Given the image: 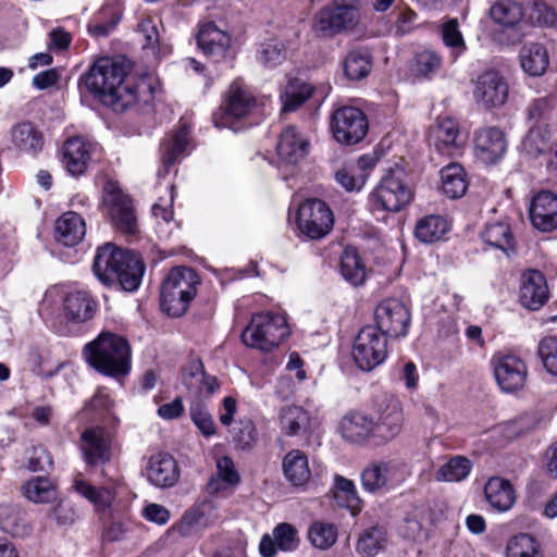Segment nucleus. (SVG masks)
<instances>
[{
    "mask_svg": "<svg viewBox=\"0 0 557 557\" xmlns=\"http://www.w3.org/2000/svg\"><path fill=\"white\" fill-rule=\"evenodd\" d=\"M81 81L94 97L114 111H124L140 100L148 102L152 95L146 79L128 76L125 64L111 58L98 59Z\"/></svg>",
    "mask_w": 557,
    "mask_h": 557,
    "instance_id": "1",
    "label": "nucleus"
},
{
    "mask_svg": "<svg viewBox=\"0 0 557 557\" xmlns=\"http://www.w3.org/2000/svg\"><path fill=\"white\" fill-rule=\"evenodd\" d=\"M143 258L128 250L104 244L97 249L92 270L95 275L104 285H119L126 292L136 290L145 273Z\"/></svg>",
    "mask_w": 557,
    "mask_h": 557,
    "instance_id": "2",
    "label": "nucleus"
},
{
    "mask_svg": "<svg viewBox=\"0 0 557 557\" xmlns=\"http://www.w3.org/2000/svg\"><path fill=\"white\" fill-rule=\"evenodd\" d=\"M83 354L88 364L102 374L117 377L131 371V346L117 334L100 333L85 345Z\"/></svg>",
    "mask_w": 557,
    "mask_h": 557,
    "instance_id": "3",
    "label": "nucleus"
},
{
    "mask_svg": "<svg viewBox=\"0 0 557 557\" xmlns=\"http://www.w3.org/2000/svg\"><path fill=\"white\" fill-rule=\"evenodd\" d=\"M198 274L188 267L173 268L161 285V308L169 315H183L197 294Z\"/></svg>",
    "mask_w": 557,
    "mask_h": 557,
    "instance_id": "4",
    "label": "nucleus"
},
{
    "mask_svg": "<svg viewBox=\"0 0 557 557\" xmlns=\"http://www.w3.org/2000/svg\"><path fill=\"white\" fill-rule=\"evenodd\" d=\"M289 335L286 317L281 313L253 314L242 333V342L251 348L271 351Z\"/></svg>",
    "mask_w": 557,
    "mask_h": 557,
    "instance_id": "5",
    "label": "nucleus"
},
{
    "mask_svg": "<svg viewBox=\"0 0 557 557\" xmlns=\"http://www.w3.org/2000/svg\"><path fill=\"white\" fill-rule=\"evenodd\" d=\"M413 190L405 169L391 168L369 196L373 209L397 212L412 199Z\"/></svg>",
    "mask_w": 557,
    "mask_h": 557,
    "instance_id": "6",
    "label": "nucleus"
},
{
    "mask_svg": "<svg viewBox=\"0 0 557 557\" xmlns=\"http://www.w3.org/2000/svg\"><path fill=\"white\" fill-rule=\"evenodd\" d=\"M62 312V315L54 319L52 326L58 334L70 336L74 333L71 324L84 323L94 317L96 302L87 292H70L63 297Z\"/></svg>",
    "mask_w": 557,
    "mask_h": 557,
    "instance_id": "7",
    "label": "nucleus"
},
{
    "mask_svg": "<svg viewBox=\"0 0 557 557\" xmlns=\"http://www.w3.org/2000/svg\"><path fill=\"white\" fill-rule=\"evenodd\" d=\"M387 356L386 336L374 325L363 326L354 342L352 358L363 371H371L380 366Z\"/></svg>",
    "mask_w": 557,
    "mask_h": 557,
    "instance_id": "8",
    "label": "nucleus"
},
{
    "mask_svg": "<svg viewBox=\"0 0 557 557\" xmlns=\"http://www.w3.org/2000/svg\"><path fill=\"white\" fill-rule=\"evenodd\" d=\"M103 202L115 230L125 235H136L138 233L137 214L133 200L114 183L106 185Z\"/></svg>",
    "mask_w": 557,
    "mask_h": 557,
    "instance_id": "9",
    "label": "nucleus"
},
{
    "mask_svg": "<svg viewBox=\"0 0 557 557\" xmlns=\"http://www.w3.org/2000/svg\"><path fill=\"white\" fill-rule=\"evenodd\" d=\"M494 377L503 393L512 394L522 389L528 379V366L513 354L496 352L491 358Z\"/></svg>",
    "mask_w": 557,
    "mask_h": 557,
    "instance_id": "10",
    "label": "nucleus"
},
{
    "mask_svg": "<svg viewBox=\"0 0 557 557\" xmlns=\"http://www.w3.org/2000/svg\"><path fill=\"white\" fill-rule=\"evenodd\" d=\"M331 128L336 141L356 145L367 135L369 123L366 114L355 107H342L332 116Z\"/></svg>",
    "mask_w": 557,
    "mask_h": 557,
    "instance_id": "11",
    "label": "nucleus"
},
{
    "mask_svg": "<svg viewBox=\"0 0 557 557\" xmlns=\"http://www.w3.org/2000/svg\"><path fill=\"white\" fill-rule=\"evenodd\" d=\"M297 224L302 234L320 239L333 228V212L323 200L308 199L298 209Z\"/></svg>",
    "mask_w": 557,
    "mask_h": 557,
    "instance_id": "12",
    "label": "nucleus"
},
{
    "mask_svg": "<svg viewBox=\"0 0 557 557\" xmlns=\"http://www.w3.org/2000/svg\"><path fill=\"white\" fill-rule=\"evenodd\" d=\"M256 98L243 83L239 81L233 82L221 106L220 116L214 115L215 125L233 127L232 122L247 117L256 108Z\"/></svg>",
    "mask_w": 557,
    "mask_h": 557,
    "instance_id": "13",
    "label": "nucleus"
},
{
    "mask_svg": "<svg viewBox=\"0 0 557 557\" xmlns=\"http://www.w3.org/2000/svg\"><path fill=\"white\" fill-rule=\"evenodd\" d=\"M375 327L386 337H401L408 332L410 311L408 307L396 298L383 300L375 309Z\"/></svg>",
    "mask_w": 557,
    "mask_h": 557,
    "instance_id": "14",
    "label": "nucleus"
},
{
    "mask_svg": "<svg viewBox=\"0 0 557 557\" xmlns=\"http://www.w3.org/2000/svg\"><path fill=\"white\" fill-rule=\"evenodd\" d=\"M359 21L358 8L350 4L326 7L314 16L313 30L321 37H331L354 27Z\"/></svg>",
    "mask_w": 557,
    "mask_h": 557,
    "instance_id": "15",
    "label": "nucleus"
},
{
    "mask_svg": "<svg viewBox=\"0 0 557 557\" xmlns=\"http://www.w3.org/2000/svg\"><path fill=\"white\" fill-rule=\"evenodd\" d=\"M405 467L396 461H374L361 472V484L369 493L387 491L405 479Z\"/></svg>",
    "mask_w": 557,
    "mask_h": 557,
    "instance_id": "16",
    "label": "nucleus"
},
{
    "mask_svg": "<svg viewBox=\"0 0 557 557\" xmlns=\"http://www.w3.org/2000/svg\"><path fill=\"white\" fill-rule=\"evenodd\" d=\"M508 95L509 86L498 72L486 71L478 77L473 96L485 109L502 107L506 103Z\"/></svg>",
    "mask_w": 557,
    "mask_h": 557,
    "instance_id": "17",
    "label": "nucleus"
},
{
    "mask_svg": "<svg viewBox=\"0 0 557 557\" xmlns=\"http://www.w3.org/2000/svg\"><path fill=\"white\" fill-rule=\"evenodd\" d=\"M84 460L90 467L104 465L111 459V441L103 428L86 429L81 436Z\"/></svg>",
    "mask_w": 557,
    "mask_h": 557,
    "instance_id": "18",
    "label": "nucleus"
},
{
    "mask_svg": "<svg viewBox=\"0 0 557 557\" xmlns=\"http://www.w3.org/2000/svg\"><path fill=\"white\" fill-rule=\"evenodd\" d=\"M532 225L542 232L557 228V196L548 190L537 193L530 203Z\"/></svg>",
    "mask_w": 557,
    "mask_h": 557,
    "instance_id": "19",
    "label": "nucleus"
},
{
    "mask_svg": "<svg viewBox=\"0 0 557 557\" xmlns=\"http://www.w3.org/2000/svg\"><path fill=\"white\" fill-rule=\"evenodd\" d=\"M298 530L290 523L281 522L272 534H264L259 544V552L263 557H274L277 550L293 552L299 546Z\"/></svg>",
    "mask_w": 557,
    "mask_h": 557,
    "instance_id": "20",
    "label": "nucleus"
},
{
    "mask_svg": "<svg viewBox=\"0 0 557 557\" xmlns=\"http://www.w3.org/2000/svg\"><path fill=\"white\" fill-rule=\"evenodd\" d=\"M96 145L82 137L67 139L62 147V162L72 176L84 174L95 152Z\"/></svg>",
    "mask_w": 557,
    "mask_h": 557,
    "instance_id": "21",
    "label": "nucleus"
},
{
    "mask_svg": "<svg viewBox=\"0 0 557 557\" xmlns=\"http://www.w3.org/2000/svg\"><path fill=\"white\" fill-rule=\"evenodd\" d=\"M403 409L397 400H391L374 421L373 445L379 446L394 440L403 429Z\"/></svg>",
    "mask_w": 557,
    "mask_h": 557,
    "instance_id": "22",
    "label": "nucleus"
},
{
    "mask_svg": "<svg viewBox=\"0 0 557 557\" xmlns=\"http://www.w3.org/2000/svg\"><path fill=\"white\" fill-rule=\"evenodd\" d=\"M374 420L359 411L346 413L338 425L342 437L354 444L373 445Z\"/></svg>",
    "mask_w": 557,
    "mask_h": 557,
    "instance_id": "23",
    "label": "nucleus"
},
{
    "mask_svg": "<svg viewBox=\"0 0 557 557\" xmlns=\"http://www.w3.org/2000/svg\"><path fill=\"white\" fill-rule=\"evenodd\" d=\"M549 292L544 274L529 270L521 276L520 302L530 310H539L548 299Z\"/></svg>",
    "mask_w": 557,
    "mask_h": 557,
    "instance_id": "24",
    "label": "nucleus"
},
{
    "mask_svg": "<svg viewBox=\"0 0 557 557\" xmlns=\"http://www.w3.org/2000/svg\"><path fill=\"white\" fill-rule=\"evenodd\" d=\"M507 141L504 132L496 126H488L475 134V151L485 163L498 161L506 152Z\"/></svg>",
    "mask_w": 557,
    "mask_h": 557,
    "instance_id": "25",
    "label": "nucleus"
},
{
    "mask_svg": "<svg viewBox=\"0 0 557 557\" xmlns=\"http://www.w3.org/2000/svg\"><path fill=\"white\" fill-rule=\"evenodd\" d=\"M428 139L430 145H433L438 152L453 154L461 145L458 123L449 116L438 119L430 127Z\"/></svg>",
    "mask_w": 557,
    "mask_h": 557,
    "instance_id": "26",
    "label": "nucleus"
},
{
    "mask_svg": "<svg viewBox=\"0 0 557 557\" xmlns=\"http://www.w3.org/2000/svg\"><path fill=\"white\" fill-rule=\"evenodd\" d=\"M146 474L152 485L165 488L177 482L180 471L175 459L171 455L160 453L150 457Z\"/></svg>",
    "mask_w": 557,
    "mask_h": 557,
    "instance_id": "27",
    "label": "nucleus"
},
{
    "mask_svg": "<svg viewBox=\"0 0 557 557\" xmlns=\"http://www.w3.org/2000/svg\"><path fill=\"white\" fill-rule=\"evenodd\" d=\"M11 144L22 153L36 156L45 145L42 132L32 122L25 121L12 126Z\"/></svg>",
    "mask_w": 557,
    "mask_h": 557,
    "instance_id": "28",
    "label": "nucleus"
},
{
    "mask_svg": "<svg viewBox=\"0 0 557 557\" xmlns=\"http://www.w3.org/2000/svg\"><path fill=\"white\" fill-rule=\"evenodd\" d=\"M276 151L283 162L296 164L308 154L309 141L294 126H287L280 135Z\"/></svg>",
    "mask_w": 557,
    "mask_h": 557,
    "instance_id": "29",
    "label": "nucleus"
},
{
    "mask_svg": "<svg viewBox=\"0 0 557 557\" xmlns=\"http://www.w3.org/2000/svg\"><path fill=\"white\" fill-rule=\"evenodd\" d=\"M231 38L227 33L219 29L214 23L208 22L200 26L197 35V45L202 52L219 61L225 57Z\"/></svg>",
    "mask_w": 557,
    "mask_h": 557,
    "instance_id": "30",
    "label": "nucleus"
},
{
    "mask_svg": "<svg viewBox=\"0 0 557 557\" xmlns=\"http://www.w3.org/2000/svg\"><path fill=\"white\" fill-rule=\"evenodd\" d=\"M278 426L286 436H298L310 429V413L301 406L285 405L277 413Z\"/></svg>",
    "mask_w": 557,
    "mask_h": 557,
    "instance_id": "31",
    "label": "nucleus"
},
{
    "mask_svg": "<svg viewBox=\"0 0 557 557\" xmlns=\"http://www.w3.org/2000/svg\"><path fill=\"white\" fill-rule=\"evenodd\" d=\"M282 470L286 481L295 486H305L310 478L308 456L300 449H292L282 460Z\"/></svg>",
    "mask_w": 557,
    "mask_h": 557,
    "instance_id": "32",
    "label": "nucleus"
},
{
    "mask_svg": "<svg viewBox=\"0 0 557 557\" xmlns=\"http://www.w3.org/2000/svg\"><path fill=\"white\" fill-rule=\"evenodd\" d=\"M484 494L488 504L498 511H507L516 503L512 484L499 476L488 479L484 486Z\"/></svg>",
    "mask_w": 557,
    "mask_h": 557,
    "instance_id": "33",
    "label": "nucleus"
},
{
    "mask_svg": "<svg viewBox=\"0 0 557 557\" xmlns=\"http://www.w3.org/2000/svg\"><path fill=\"white\" fill-rule=\"evenodd\" d=\"M55 238L64 246H75L85 236L86 226L83 218L76 212H66L55 221Z\"/></svg>",
    "mask_w": 557,
    "mask_h": 557,
    "instance_id": "34",
    "label": "nucleus"
},
{
    "mask_svg": "<svg viewBox=\"0 0 557 557\" xmlns=\"http://www.w3.org/2000/svg\"><path fill=\"white\" fill-rule=\"evenodd\" d=\"M519 60L522 70L530 76H541L549 65L548 51L540 42H529L521 47Z\"/></svg>",
    "mask_w": 557,
    "mask_h": 557,
    "instance_id": "35",
    "label": "nucleus"
},
{
    "mask_svg": "<svg viewBox=\"0 0 557 557\" xmlns=\"http://www.w3.org/2000/svg\"><path fill=\"white\" fill-rule=\"evenodd\" d=\"M22 495L35 504H48L57 499V488L47 476H34L21 486Z\"/></svg>",
    "mask_w": 557,
    "mask_h": 557,
    "instance_id": "36",
    "label": "nucleus"
},
{
    "mask_svg": "<svg viewBox=\"0 0 557 557\" xmlns=\"http://www.w3.org/2000/svg\"><path fill=\"white\" fill-rule=\"evenodd\" d=\"M481 237L486 245L502 250L507 256L515 251V237L507 223L495 222L487 224L481 233Z\"/></svg>",
    "mask_w": 557,
    "mask_h": 557,
    "instance_id": "37",
    "label": "nucleus"
},
{
    "mask_svg": "<svg viewBox=\"0 0 557 557\" xmlns=\"http://www.w3.org/2000/svg\"><path fill=\"white\" fill-rule=\"evenodd\" d=\"M552 131L548 124L530 125L521 141V149L532 158L545 153L550 148Z\"/></svg>",
    "mask_w": 557,
    "mask_h": 557,
    "instance_id": "38",
    "label": "nucleus"
},
{
    "mask_svg": "<svg viewBox=\"0 0 557 557\" xmlns=\"http://www.w3.org/2000/svg\"><path fill=\"white\" fill-rule=\"evenodd\" d=\"M429 521L430 518L425 508H413L406 516L400 533L410 541L422 542L429 536Z\"/></svg>",
    "mask_w": 557,
    "mask_h": 557,
    "instance_id": "39",
    "label": "nucleus"
},
{
    "mask_svg": "<svg viewBox=\"0 0 557 557\" xmlns=\"http://www.w3.org/2000/svg\"><path fill=\"white\" fill-rule=\"evenodd\" d=\"M183 384L189 391L194 388L199 393L206 391L208 396L215 393L220 387L218 379L205 372L203 364L200 360L190 363L189 369L184 373Z\"/></svg>",
    "mask_w": 557,
    "mask_h": 557,
    "instance_id": "40",
    "label": "nucleus"
},
{
    "mask_svg": "<svg viewBox=\"0 0 557 557\" xmlns=\"http://www.w3.org/2000/svg\"><path fill=\"white\" fill-rule=\"evenodd\" d=\"M313 87L300 78L288 79L281 95L282 111L292 112L298 109L312 95Z\"/></svg>",
    "mask_w": 557,
    "mask_h": 557,
    "instance_id": "41",
    "label": "nucleus"
},
{
    "mask_svg": "<svg viewBox=\"0 0 557 557\" xmlns=\"http://www.w3.org/2000/svg\"><path fill=\"white\" fill-rule=\"evenodd\" d=\"M0 528L12 536H24L29 532L26 513L11 504L0 505Z\"/></svg>",
    "mask_w": 557,
    "mask_h": 557,
    "instance_id": "42",
    "label": "nucleus"
},
{
    "mask_svg": "<svg viewBox=\"0 0 557 557\" xmlns=\"http://www.w3.org/2000/svg\"><path fill=\"white\" fill-rule=\"evenodd\" d=\"M442 189L449 198H460L468 188L466 173L460 164L451 163L441 170Z\"/></svg>",
    "mask_w": 557,
    "mask_h": 557,
    "instance_id": "43",
    "label": "nucleus"
},
{
    "mask_svg": "<svg viewBox=\"0 0 557 557\" xmlns=\"http://www.w3.org/2000/svg\"><path fill=\"white\" fill-rule=\"evenodd\" d=\"M341 273L354 286L363 284L367 276L366 265L358 251L347 247L341 258Z\"/></svg>",
    "mask_w": 557,
    "mask_h": 557,
    "instance_id": "44",
    "label": "nucleus"
},
{
    "mask_svg": "<svg viewBox=\"0 0 557 557\" xmlns=\"http://www.w3.org/2000/svg\"><path fill=\"white\" fill-rule=\"evenodd\" d=\"M448 230L449 224L445 218L428 215L417 222L414 235L420 242L429 244L442 239Z\"/></svg>",
    "mask_w": 557,
    "mask_h": 557,
    "instance_id": "45",
    "label": "nucleus"
},
{
    "mask_svg": "<svg viewBox=\"0 0 557 557\" xmlns=\"http://www.w3.org/2000/svg\"><path fill=\"white\" fill-rule=\"evenodd\" d=\"M73 487L78 494L88 499L97 510L109 508L114 499L111 490L107 487L97 488L85 481L81 475L74 479Z\"/></svg>",
    "mask_w": 557,
    "mask_h": 557,
    "instance_id": "46",
    "label": "nucleus"
},
{
    "mask_svg": "<svg viewBox=\"0 0 557 557\" xmlns=\"http://www.w3.org/2000/svg\"><path fill=\"white\" fill-rule=\"evenodd\" d=\"M386 544V531L383 527H371L364 530L356 544L359 555L364 557L375 556Z\"/></svg>",
    "mask_w": 557,
    "mask_h": 557,
    "instance_id": "47",
    "label": "nucleus"
},
{
    "mask_svg": "<svg viewBox=\"0 0 557 557\" xmlns=\"http://www.w3.org/2000/svg\"><path fill=\"white\" fill-rule=\"evenodd\" d=\"M188 129L181 126L174 135L162 144V162L166 170L174 165L178 157L183 154L188 147Z\"/></svg>",
    "mask_w": 557,
    "mask_h": 557,
    "instance_id": "48",
    "label": "nucleus"
},
{
    "mask_svg": "<svg viewBox=\"0 0 557 557\" xmlns=\"http://www.w3.org/2000/svg\"><path fill=\"white\" fill-rule=\"evenodd\" d=\"M372 69L371 57L367 51L352 50L344 61V71L350 81H359L369 75Z\"/></svg>",
    "mask_w": 557,
    "mask_h": 557,
    "instance_id": "49",
    "label": "nucleus"
},
{
    "mask_svg": "<svg viewBox=\"0 0 557 557\" xmlns=\"http://www.w3.org/2000/svg\"><path fill=\"white\" fill-rule=\"evenodd\" d=\"M472 469L471 461L462 456H455L444 463L436 472V480L459 482L465 480Z\"/></svg>",
    "mask_w": 557,
    "mask_h": 557,
    "instance_id": "50",
    "label": "nucleus"
},
{
    "mask_svg": "<svg viewBox=\"0 0 557 557\" xmlns=\"http://www.w3.org/2000/svg\"><path fill=\"white\" fill-rule=\"evenodd\" d=\"M506 557H543L536 540L527 533L512 536L506 547Z\"/></svg>",
    "mask_w": 557,
    "mask_h": 557,
    "instance_id": "51",
    "label": "nucleus"
},
{
    "mask_svg": "<svg viewBox=\"0 0 557 557\" xmlns=\"http://www.w3.org/2000/svg\"><path fill=\"white\" fill-rule=\"evenodd\" d=\"M286 59V47L283 41L271 38L259 45L258 62L265 67H275Z\"/></svg>",
    "mask_w": 557,
    "mask_h": 557,
    "instance_id": "52",
    "label": "nucleus"
},
{
    "mask_svg": "<svg viewBox=\"0 0 557 557\" xmlns=\"http://www.w3.org/2000/svg\"><path fill=\"white\" fill-rule=\"evenodd\" d=\"M491 18L503 26H513L523 16L522 9L519 4L509 0H500L490 8Z\"/></svg>",
    "mask_w": 557,
    "mask_h": 557,
    "instance_id": "53",
    "label": "nucleus"
},
{
    "mask_svg": "<svg viewBox=\"0 0 557 557\" xmlns=\"http://www.w3.org/2000/svg\"><path fill=\"white\" fill-rule=\"evenodd\" d=\"M205 507L203 505L187 510L181 521L173 527L174 530L182 536H190L205 529L208 525L205 517Z\"/></svg>",
    "mask_w": 557,
    "mask_h": 557,
    "instance_id": "54",
    "label": "nucleus"
},
{
    "mask_svg": "<svg viewBox=\"0 0 557 557\" xmlns=\"http://www.w3.org/2000/svg\"><path fill=\"white\" fill-rule=\"evenodd\" d=\"M308 539L314 547L327 549L336 542L337 529L332 523L314 521L309 528Z\"/></svg>",
    "mask_w": 557,
    "mask_h": 557,
    "instance_id": "55",
    "label": "nucleus"
},
{
    "mask_svg": "<svg viewBox=\"0 0 557 557\" xmlns=\"http://www.w3.org/2000/svg\"><path fill=\"white\" fill-rule=\"evenodd\" d=\"M232 438L238 449H251L257 443V430L253 422L240 420L232 430Z\"/></svg>",
    "mask_w": 557,
    "mask_h": 557,
    "instance_id": "56",
    "label": "nucleus"
},
{
    "mask_svg": "<svg viewBox=\"0 0 557 557\" xmlns=\"http://www.w3.org/2000/svg\"><path fill=\"white\" fill-rule=\"evenodd\" d=\"M555 103L554 96L547 95L534 99L527 108V119L530 125H542L548 117Z\"/></svg>",
    "mask_w": 557,
    "mask_h": 557,
    "instance_id": "57",
    "label": "nucleus"
},
{
    "mask_svg": "<svg viewBox=\"0 0 557 557\" xmlns=\"http://www.w3.org/2000/svg\"><path fill=\"white\" fill-rule=\"evenodd\" d=\"M189 414L199 431L209 437L215 433V424L207 407L200 400H194L189 406Z\"/></svg>",
    "mask_w": 557,
    "mask_h": 557,
    "instance_id": "58",
    "label": "nucleus"
},
{
    "mask_svg": "<svg viewBox=\"0 0 557 557\" xmlns=\"http://www.w3.org/2000/svg\"><path fill=\"white\" fill-rule=\"evenodd\" d=\"M537 355L546 371L557 376V337H543L537 346Z\"/></svg>",
    "mask_w": 557,
    "mask_h": 557,
    "instance_id": "59",
    "label": "nucleus"
},
{
    "mask_svg": "<svg viewBox=\"0 0 557 557\" xmlns=\"http://www.w3.org/2000/svg\"><path fill=\"white\" fill-rule=\"evenodd\" d=\"M47 518L59 527H67L78 519V512L72 503L61 500L48 511Z\"/></svg>",
    "mask_w": 557,
    "mask_h": 557,
    "instance_id": "60",
    "label": "nucleus"
},
{
    "mask_svg": "<svg viewBox=\"0 0 557 557\" xmlns=\"http://www.w3.org/2000/svg\"><path fill=\"white\" fill-rule=\"evenodd\" d=\"M102 15L108 16L109 21H95L88 25V32L96 38L107 37L111 34V32L116 27L119 22L121 21V13L117 10L113 9H103L101 12Z\"/></svg>",
    "mask_w": 557,
    "mask_h": 557,
    "instance_id": "61",
    "label": "nucleus"
},
{
    "mask_svg": "<svg viewBox=\"0 0 557 557\" xmlns=\"http://www.w3.org/2000/svg\"><path fill=\"white\" fill-rule=\"evenodd\" d=\"M443 42L458 53L466 50V44L457 18H449L442 26Z\"/></svg>",
    "mask_w": 557,
    "mask_h": 557,
    "instance_id": "62",
    "label": "nucleus"
},
{
    "mask_svg": "<svg viewBox=\"0 0 557 557\" xmlns=\"http://www.w3.org/2000/svg\"><path fill=\"white\" fill-rule=\"evenodd\" d=\"M441 64V57L433 50H423L417 53L414 59L417 73L425 77L438 71Z\"/></svg>",
    "mask_w": 557,
    "mask_h": 557,
    "instance_id": "63",
    "label": "nucleus"
},
{
    "mask_svg": "<svg viewBox=\"0 0 557 557\" xmlns=\"http://www.w3.org/2000/svg\"><path fill=\"white\" fill-rule=\"evenodd\" d=\"M335 486L337 488L336 498H343L345 500L346 507L355 509L359 506L360 498L351 480H348L342 475H336Z\"/></svg>",
    "mask_w": 557,
    "mask_h": 557,
    "instance_id": "64",
    "label": "nucleus"
}]
</instances>
